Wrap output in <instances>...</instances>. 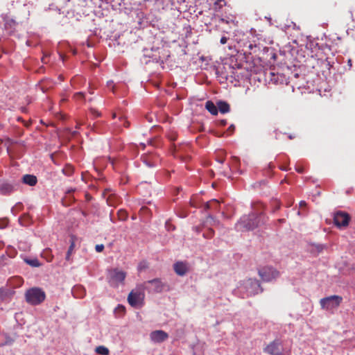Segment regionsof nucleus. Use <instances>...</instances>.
<instances>
[{
  "label": "nucleus",
  "mask_w": 355,
  "mask_h": 355,
  "mask_svg": "<svg viewBox=\"0 0 355 355\" xmlns=\"http://www.w3.org/2000/svg\"><path fill=\"white\" fill-rule=\"evenodd\" d=\"M261 215L259 216L252 213L248 216H243L239 223L236 224V227L239 230H252L259 226L260 223V218Z\"/></svg>",
  "instance_id": "1"
},
{
  "label": "nucleus",
  "mask_w": 355,
  "mask_h": 355,
  "mask_svg": "<svg viewBox=\"0 0 355 355\" xmlns=\"http://www.w3.org/2000/svg\"><path fill=\"white\" fill-rule=\"evenodd\" d=\"M146 288H148L143 284L137 286L135 289L132 290L128 296V303L133 307L141 305L144 299V291Z\"/></svg>",
  "instance_id": "2"
},
{
  "label": "nucleus",
  "mask_w": 355,
  "mask_h": 355,
  "mask_svg": "<svg viewBox=\"0 0 355 355\" xmlns=\"http://www.w3.org/2000/svg\"><path fill=\"white\" fill-rule=\"evenodd\" d=\"M26 302L31 305H37L44 301L46 294L44 291L40 288H32L28 289L25 293Z\"/></svg>",
  "instance_id": "3"
},
{
  "label": "nucleus",
  "mask_w": 355,
  "mask_h": 355,
  "mask_svg": "<svg viewBox=\"0 0 355 355\" xmlns=\"http://www.w3.org/2000/svg\"><path fill=\"white\" fill-rule=\"evenodd\" d=\"M125 277L126 273L117 268L110 269L108 270V282L110 285L113 287H117L120 283H123Z\"/></svg>",
  "instance_id": "4"
},
{
  "label": "nucleus",
  "mask_w": 355,
  "mask_h": 355,
  "mask_svg": "<svg viewBox=\"0 0 355 355\" xmlns=\"http://www.w3.org/2000/svg\"><path fill=\"white\" fill-rule=\"evenodd\" d=\"M343 301V297L340 295H331L322 298L320 300L321 307L326 310L336 309L340 306Z\"/></svg>",
  "instance_id": "5"
},
{
  "label": "nucleus",
  "mask_w": 355,
  "mask_h": 355,
  "mask_svg": "<svg viewBox=\"0 0 355 355\" xmlns=\"http://www.w3.org/2000/svg\"><path fill=\"white\" fill-rule=\"evenodd\" d=\"M259 275L264 282H270L279 277V272L272 267L266 266L259 270Z\"/></svg>",
  "instance_id": "6"
},
{
  "label": "nucleus",
  "mask_w": 355,
  "mask_h": 355,
  "mask_svg": "<svg viewBox=\"0 0 355 355\" xmlns=\"http://www.w3.org/2000/svg\"><path fill=\"white\" fill-rule=\"evenodd\" d=\"M349 220V215L345 212L338 211L334 214V224L338 227L347 226Z\"/></svg>",
  "instance_id": "7"
},
{
  "label": "nucleus",
  "mask_w": 355,
  "mask_h": 355,
  "mask_svg": "<svg viewBox=\"0 0 355 355\" xmlns=\"http://www.w3.org/2000/svg\"><path fill=\"white\" fill-rule=\"evenodd\" d=\"M148 288H146L149 292L159 293L163 290L164 285L159 279H154L143 283Z\"/></svg>",
  "instance_id": "8"
},
{
  "label": "nucleus",
  "mask_w": 355,
  "mask_h": 355,
  "mask_svg": "<svg viewBox=\"0 0 355 355\" xmlns=\"http://www.w3.org/2000/svg\"><path fill=\"white\" fill-rule=\"evenodd\" d=\"M150 337L155 343H162L168 338V334L163 330H155L150 333Z\"/></svg>",
  "instance_id": "9"
},
{
  "label": "nucleus",
  "mask_w": 355,
  "mask_h": 355,
  "mask_svg": "<svg viewBox=\"0 0 355 355\" xmlns=\"http://www.w3.org/2000/svg\"><path fill=\"white\" fill-rule=\"evenodd\" d=\"M280 343L278 340H274L268 344L264 349V352L271 355H278L280 354Z\"/></svg>",
  "instance_id": "10"
},
{
  "label": "nucleus",
  "mask_w": 355,
  "mask_h": 355,
  "mask_svg": "<svg viewBox=\"0 0 355 355\" xmlns=\"http://www.w3.org/2000/svg\"><path fill=\"white\" fill-rule=\"evenodd\" d=\"M2 18L4 21V28L12 33L18 23L8 15H3Z\"/></svg>",
  "instance_id": "11"
},
{
  "label": "nucleus",
  "mask_w": 355,
  "mask_h": 355,
  "mask_svg": "<svg viewBox=\"0 0 355 355\" xmlns=\"http://www.w3.org/2000/svg\"><path fill=\"white\" fill-rule=\"evenodd\" d=\"M175 273L180 276L186 275L189 270V267L187 263L182 261H178L173 266Z\"/></svg>",
  "instance_id": "12"
},
{
  "label": "nucleus",
  "mask_w": 355,
  "mask_h": 355,
  "mask_svg": "<svg viewBox=\"0 0 355 355\" xmlns=\"http://www.w3.org/2000/svg\"><path fill=\"white\" fill-rule=\"evenodd\" d=\"M22 181L24 184L29 186H35L37 184V180L36 176L27 174L23 176Z\"/></svg>",
  "instance_id": "13"
},
{
  "label": "nucleus",
  "mask_w": 355,
  "mask_h": 355,
  "mask_svg": "<svg viewBox=\"0 0 355 355\" xmlns=\"http://www.w3.org/2000/svg\"><path fill=\"white\" fill-rule=\"evenodd\" d=\"M217 108L218 111L219 110L223 114L229 112L230 110V105L227 102L222 101L217 103Z\"/></svg>",
  "instance_id": "14"
},
{
  "label": "nucleus",
  "mask_w": 355,
  "mask_h": 355,
  "mask_svg": "<svg viewBox=\"0 0 355 355\" xmlns=\"http://www.w3.org/2000/svg\"><path fill=\"white\" fill-rule=\"evenodd\" d=\"M205 108L213 115H216L218 114L217 106L211 101L206 102Z\"/></svg>",
  "instance_id": "15"
},
{
  "label": "nucleus",
  "mask_w": 355,
  "mask_h": 355,
  "mask_svg": "<svg viewBox=\"0 0 355 355\" xmlns=\"http://www.w3.org/2000/svg\"><path fill=\"white\" fill-rule=\"evenodd\" d=\"M13 186L10 184H3L0 187V191L2 194H9L13 191Z\"/></svg>",
  "instance_id": "16"
},
{
  "label": "nucleus",
  "mask_w": 355,
  "mask_h": 355,
  "mask_svg": "<svg viewBox=\"0 0 355 355\" xmlns=\"http://www.w3.org/2000/svg\"><path fill=\"white\" fill-rule=\"evenodd\" d=\"M225 5L226 2L225 0H217L214 3L213 8L216 12H218Z\"/></svg>",
  "instance_id": "17"
},
{
  "label": "nucleus",
  "mask_w": 355,
  "mask_h": 355,
  "mask_svg": "<svg viewBox=\"0 0 355 355\" xmlns=\"http://www.w3.org/2000/svg\"><path fill=\"white\" fill-rule=\"evenodd\" d=\"M128 215L127 211L124 209H119L117 211V216H118V219L119 220H122V221L126 220L128 218Z\"/></svg>",
  "instance_id": "18"
},
{
  "label": "nucleus",
  "mask_w": 355,
  "mask_h": 355,
  "mask_svg": "<svg viewBox=\"0 0 355 355\" xmlns=\"http://www.w3.org/2000/svg\"><path fill=\"white\" fill-rule=\"evenodd\" d=\"M213 205L219 206V202L217 200L213 199V200L206 202L204 206L205 209H206V210L211 209Z\"/></svg>",
  "instance_id": "19"
},
{
  "label": "nucleus",
  "mask_w": 355,
  "mask_h": 355,
  "mask_svg": "<svg viewBox=\"0 0 355 355\" xmlns=\"http://www.w3.org/2000/svg\"><path fill=\"white\" fill-rule=\"evenodd\" d=\"M9 296V290L5 288H0V300L3 301Z\"/></svg>",
  "instance_id": "20"
},
{
  "label": "nucleus",
  "mask_w": 355,
  "mask_h": 355,
  "mask_svg": "<svg viewBox=\"0 0 355 355\" xmlns=\"http://www.w3.org/2000/svg\"><path fill=\"white\" fill-rule=\"evenodd\" d=\"M96 352L101 355H108L109 349L104 346H98L96 348Z\"/></svg>",
  "instance_id": "21"
},
{
  "label": "nucleus",
  "mask_w": 355,
  "mask_h": 355,
  "mask_svg": "<svg viewBox=\"0 0 355 355\" xmlns=\"http://www.w3.org/2000/svg\"><path fill=\"white\" fill-rule=\"evenodd\" d=\"M62 172L64 175L70 176L73 173V167L71 165H67L63 169Z\"/></svg>",
  "instance_id": "22"
},
{
  "label": "nucleus",
  "mask_w": 355,
  "mask_h": 355,
  "mask_svg": "<svg viewBox=\"0 0 355 355\" xmlns=\"http://www.w3.org/2000/svg\"><path fill=\"white\" fill-rule=\"evenodd\" d=\"M26 262L33 267H39L40 266V263L37 259H27L26 260Z\"/></svg>",
  "instance_id": "23"
},
{
  "label": "nucleus",
  "mask_w": 355,
  "mask_h": 355,
  "mask_svg": "<svg viewBox=\"0 0 355 355\" xmlns=\"http://www.w3.org/2000/svg\"><path fill=\"white\" fill-rule=\"evenodd\" d=\"M73 98L75 101H84L85 100V94L83 92H76L73 94Z\"/></svg>",
  "instance_id": "24"
},
{
  "label": "nucleus",
  "mask_w": 355,
  "mask_h": 355,
  "mask_svg": "<svg viewBox=\"0 0 355 355\" xmlns=\"http://www.w3.org/2000/svg\"><path fill=\"white\" fill-rule=\"evenodd\" d=\"M75 243L73 241L71 242L66 255V259L69 261L70 259L71 254L74 249Z\"/></svg>",
  "instance_id": "25"
},
{
  "label": "nucleus",
  "mask_w": 355,
  "mask_h": 355,
  "mask_svg": "<svg viewBox=\"0 0 355 355\" xmlns=\"http://www.w3.org/2000/svg\"><path fill=\"white\" fill-rule=\"evenodd\" d=\"M119 122L121 123L119 125V126H120V125H123V126H124V127H125V128L129 127V125H130V123H129V121H128L125 119V118H124L123 116H120V117L119 118Z\"/></svg>",
  "instance_id": "26"
},
{
  "label": "nucleus",
  "mask_w": 355,
  "mask_h": 355,
  "mask_svg": "<svg viewBox=\"0 0 355 355\" xmlns=\"http://www.w3.org/2000/svg\"><path fill=\"white\" fill-rule=\"evenodd\" d=\"M95 250L97 252H101L104 250V245L103 244H98L95 246Z\"/></svg>",
  "instance_id": "27"
},
{
  "label": "nucleus",
  "mask_w": 355,
  "mask_h": 355,
  "mask_svg": "<svg viewBox=\"0 0 355 355\" xmlns=\"http://www.w3.org/2000/svg\"><path fill=\"white\" fill-rule=\"evenodd\" d=\"M91 113L95 116H100L101 113L94 108H90Z\"/></svg>",
  "instance_id": "28"
},
{
  "label": "nucleus",
  "mask_w": 355,
  "mask_h": 355,
  "mask_svg": "<svg viewBox=\"0 0 355 355\" xmlns=\"http://www.w3.org/2000/svg\"><path fill=\"white\" fill-rule=\"evenodd\" d=\"M107 86L109 88H110L112 90L113 92H114V82L112 80L107 81Z\"/></svg>",
  "instance_id": "29"
},
{
  "label": "nucleus",
  "mask_w": 355,
  "mask_h": 355,
  "mask_svg": "<svg viewBox=\"0 0 355 355\" xmlns=\"http://www.w3.org/2000/svg\"><path fill=\"white\" fill-rule=\"evenodd\" d=\"M214 230H213L212 229H209V231H208V232H207V236H205V235L204 234V236H207V237H209V238H211V237L214 236Z\"/></svg>",
  "instance_id": "30"
},
{
  "label": "nucleus",
  "mask_w": 355,
  "mask_h": 355,
  "mask_svg": "<svg viewBox=\"0 0 355 355\" xmlns=\"http://www.w3.org/2000/svg\"><path fill=\"white\" fill-rule=\"evenodd\" d=\"M228 40V37H225V36H223L221 38H220V42L221 44H225L227 43Z\"/></svg>",
  "instance_id": "31"
},
{
  "label": "nucleus",
  "mask_w": 355,
  "mask_h": 355,
  "mask_svg": "<svg viewBox=\"0 0 355 355\" xmlns=\"http://www.w3.org/2000/svg\"><path fill=\"white\" fill-rule=\"evenodd\" d=\"M117 311H120V312H123L124 313L125 312V307L122 305H118V306L116 307V309Z\"/></svg>",
  "instance_id": "32"
},
{
  "label": "nucleus",
  "mask_w": 355,
  "mask_h": 355,
  "mask_svg": "<svg viewBox=\"0 0 355 355\" xmlns=\"http://www.w3.org/2000/svg\"><path fill=\"white\" fill-rule=\"evenodd\" d=\"M235 130V126L234 125H231L229 128H228V130H227V132H230V135H231L232 133L234 132Z\"/></svg>",
  "instance_id": "33"
},
{
  "label": "nucleus",
  "mask_w": 355,
  "mask_h": 355,
  "mask_svg": "<svg viewBox=\"0 0 355 355\" xmlns=\"http://www.w3.org/2000/svg\"><path fill=\"white\" fill-rule=\"evenodd\" d=\"M295 170L299 173H303L304 171V169L302 166H296L295 168Z\"/></svg>",
  "instance_id": "34"
},
{
  "label": "nucleus",
  "mask_w": 355,
  "mask_h": 355,
  "mask_svg": "<svg viewBox=\"0 0 355 355\" xmlns=\"http://www.w3.org/2000/svg\"><path fill=\"white\" fill-rule=\"evenodd\" d=\"M168 138L171 141H175L176 139V135L175 133H172L171 135H168Z\"/></svg>",
  "instance_id": "35"
},
{
  "label": "nucleus",
  "mask_w": 355,
  "mask_h": 355,
  "mask_svg": "<svg viewBox=\"0 0 355 355\" xmlns=\"http://www.w3.org/2000/svg\"><path fill=\"white\" fill-rule=\"evenodd\" d=\"M7 224V221L6 220H2L0 222V228L3 229L6 227Z\"/></svg>",
  "instance_id": "36"
},
{
  "label": "nucleus",
  "mask_w": 355,
  "mask_h": 355,
  "mask_svg": "<svg viewBox=\"0 0 355 355\" xmlns=\"http://www.w3.org/2000/svg\"><path fill=\"white\" fill-rule=\"evenodd\" d=\"M211 221H213L214 223H216L215 220H214V218L211 216H208L207 218V223H211Z\"/></svg>",
  "instance_id": "37"
},
{
  "label": "nucleus",
  "mask_w": 355,
  "mask_h": 355,
  "mask_svg": "<svg viewBox=\"0 0 355 355\" xmlns=\"http://www.w3.org/2000/svg\"><path fill=\"white\" fill-rule=\"evenodd\" d=\"M306 202H305V201H303V200H302V201H300V207H303L306 206Z\"/></svg>",
  "instance_id": "38"
},
{
  "label": "nucleus",
  "mask_w": 355,
  "mask_h": 355,
  "mask_svg": "<svg viewBox=\"0 0 355 355\" xmlns=\"http://www.w3.org/2000/svg\"><path fill=\"white\" fill-rule=\"evenodd\" d=\"M46 59H47V57L46 55L43 56L42 58V62L44 63H47Z\"/></svg>",
  "instance_id": "39"
},
{
  "label": "nucleus",
  "mask_w": 355,
  "mask_h": 355,
  "mask_svg": "<svg viewBox=\"0 0 355 355\" xmlns=\"http://www.w3.org/2000/svg\"><path fill=\"white\" fill-rule=\"evenodd\" d=\"M217 160L219 163L223 164L225 161V159L224 158H218Z\"/></svg>",
  "instance_id": "40"
},
{
  "label": "nucleus",
  "mask_w": 355,
  "mask_h": 355,
  "mask_svg": "<svg viewBox=\"0 0 355 355\" xmlns=\"http://www.w3.org/2000/svg\"><path fill=\"white\" fill-rule=\"evenodd\" d=\"M220 21L223 22V23H228V21L227 20H225V19L223 18H220Z\"/></svg>",
  "instance_id": "41"
},
{
  "label": "nucleus",
  "mask_w": 355,
  "mask_h": 355,
  "mask_svg": "<svg viewBox=\"0 0 355 355\" xmlns=\"http://www.w3.org/2000/svg\"><path fill=\"white\" fill-rule=\"evenodd\" d=\"M220 123L222 125H225L227 124V121L225 120H222Z\"/></svg>",
  "instance_id": "42"
},
{
  "label": "nucleus",
  "mask_w": 355,
  "mask_h": 355,
  "mask_svg": "<svg viewBox=\"0 0 355 355\" xmlns=\"http://www.w3.org/2000/svg\"><path fill=\"white\" fill-rule=\"evenodd\" d=\"M145 162H146V164L148 166H154V164H150V163H149L148 162H147L146 160H145Z\"/></svg>",
  "instance_id": "43"
},
{
  "label": "nucleus",
  "mask_w": 355,
  "mask_h": 355,
  "mask_svg": "<svg viewBox=\"0 0 355 355\" xmlns=\"http://www.w3.org/2000/svg\"><path fill=\"white\" fill-rule=\"evenodd\" d=\"M219 206L213 205L211 209H218Z\"/></svg>",
  "instance_id": "44"
},
{
  "label": "nucleus",
  "mask_w": 355,
  "mask_h": 355,
  "mask_svg": "<svg viewBox=\"0 0 355 355\" xmlns=\"http://www.w3.org/2000/svg\"><path fill=\"white\" fill-rule=\"evenodd\" d=\"M294 137H295L292 136L291 135L288 136V138H289L290 139H293Z\"/></svg>",
  "instance_id": "45"
},
{
  "label": "nucleus",
  "mask_w": 355,
  "mask_h": 355,
  "mask_svg": "<svg viewBox=\"0 0 355 355\" xmlns=\"http://www.w3.org/2000/svg\"><path fill=\"white\" fill-rule=\"evenodd\" d=\"M254 282L258 285V286H260V284H259V282L257 280H255Z\"/></svg>",
  "instance_id": "46"
},
{
  "label": "nucleus",
  "mask_w": 355,
  "mask_h": 355,
  "mask_svg": "<svg viewBox=\"0 0 355 355\" xmlns=\"http://www.w3.org/2000/svg\"><path fill=\"white\" fill-rule=\"evenodd\" d=\"M116 117V114L115 113H113L112 114V118L114 119Z\"/></svg>",
  "instance_id": "47"
},
{
  "label": "nucleus",
  "mask_w": 355,
  "mask_h": 355,
  "mask_svg": "<svg viewBox=\"0 0 355 355\" xmlns=\"http://www.w3.org/2000/svg\"><path fill=\"white\" fill-rule=\"evenodd\" d=\"M348 62H349V65L352 66V61H351V60H349Z\"/></svg>",
  "instance_id": "48"
},
{
  "label": "nucleus",
  "mask_w": 355,
  "mask_h": 355,
  "mask_svg": "<svg viewBox=\"0 0 355 355\" xmlns=\"http://www.w3.org/2000/svg\"><path fill=\"white\" fill-rule=\"evenodd\" d=\"M72 191H73V190H69V191H68V192H67V193H71V192H72Z\"/></svg>",
  "instance_id": "49"
}]
</instances>
